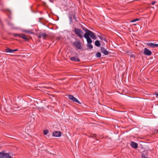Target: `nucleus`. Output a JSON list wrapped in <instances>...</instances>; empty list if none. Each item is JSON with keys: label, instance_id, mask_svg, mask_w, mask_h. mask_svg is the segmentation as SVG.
<instances>
[{"label": "nucleus", "instance_id": "15", "mask_svg": "<svg viewBox=\"0 0 158 158\" xmlns=\"http://www.w3.org/2000/svg\"><path fill=\"white\" fill-rule=\"evenodd\" d=\"M5 51L6 52H9L10 53H11L13 52V50L10 49L9 48H7L5 49Z\"/></svg>", "mask_w": 158, "mask_h": 158}, {"label": "nucleus", "instance_id": "28", "mask_svg": "<svg viewBox=\"0 0 158 158\" xmlns=\"http://www.w3.org/2000/svg\"><path fill=\"white\" fill-rule=\"evenodd\" d=\"M156 2L155 1H153L152 2V5H154Z\"/></svg>", "mask_w": 158, "mask_h": 158}, {"label": "nucleus", "instance_id": "23", "mask_svg": "<svg viewBox=\"0 0 158 158\" xmlns=\"http://www.w3.org/2000/svg\"><path fill=\"white\" fill-rule=\"evenodd\" d=\"M4 153L0 152V158H3Z\"/></svg>", "mask_w": 158, "mask_h": 158}, {"label": "nucleus", "instance_id": "16", "mask_svg": "<svg viewBox=\"0 0 158 158\" xmlns=\"http://www.w3.org/2000/svg\"><path fill=\"white\" fill-rule=\"evenodd\" d=\"M91 43H88L87 44V47H88L89 49H91L93 48V46L90 44Z\"/></svg>", "mask_w": 158, "mask_h": 158}, {"label": "nucleus", "instance_id": "10", "mask_svg": "<svg viewBox=\"0 0 158 158\" xmlns=\"http://www.w3.org/2000/svg\"><path fill=\"white\" fill-rule=\"evenodd\" d=\"M131 145L132 148H137L138 147L137 143L134 142H131Z\"/></svg>", "mask_w": 158, "mask_h": 158}, {"label": "nucleus", "instance_id": "2", "mask_svg": "<svg viewBox=\"0 0 158 158\" xmlns=\"http://www.w3.org/2000/svg\"><path fill=\"white\" fill-rule=\"evenodd\" d=\"M74 32L80 38H83V32L80 29L75 28L74 29Z\"/></svg>", "mask_w": 158, "mask_h": 158}, {"label": "nucleus", "instance_id": "6", "mask_svg": "<svg viewBox=\"0 0 158 158\" xmlns=\"http://www.w3.org/2000/svg\"><path fill=\"white\" fill-rule=\"evenodd\" d=\"M147 45L149 47L152 48H155L158 47V44H154L152 43H148L147 44Z\"/></svg>", "mask_w": 158, "mask_h": 158}, {"label": "nucleus", "instance_id": "20", "mask_svg": "<svg viewBox=\"0 0 158 158\" xmlns=\"http://www.w3.org/2000/svg\"><path fill=\"white\" fill-rule=\"evenodd\" d=\"M43 133L44 135H46L48 133V131L47 130H44L43 131Z\"/></svg>", "mask_w": 158, "mask_h": 158}, {"label": "nucleus", "instance_id": "30", "mask_svg": "<svg viewBox=\"0 0 158 158\" xmlns=\"http://www.w3.org/2000/svg\"><path fill=\"white\" fill-rule=\"evenodd\" d=\"M18 50V49H14V50H13V52H15L16 51H17Z\"/></svg>", "mask_w": 158, "mask_h": 158}, {"label": "nucleus", "instance_id": "7", "mask_svg": "<svg viewBox=\"0 0 158 158\" xmlns=\"http://www.w3.org/2000/svg\"><path fill=\"white\" fill-rule=\"evenodd\" d=\"M47 36V35L45 33H40L38 34V37L40 38L42 37L43 39H45Z\"/></svg>", "mask_w": 158, "mask_h": 158}, {"label": "nucleus", "instance_id": "31", "mask_svg": "<svg viewBox=\"0 0 158 158\" xmlns=\"http://www.w3.org/2000/svg\"><path fill=\"white\" fill-rule=\"evenodd\" d=\"M73 17H74V19H75V20H76V21H77V20H76V18L75 17V15H74V16H73Z\"/></svg>", "mask_w": 158, "mask_h": 158}, {"label": "nucleus", "instance_id": "26", "mask_svg": "<svg viewBox=\"0 0 158 158\" xmlns=\"http://www.w3.org/2000/svg\"><path fill=\"white\" fill-rule=\"evenodd\" d=\"M91 137L92 138H94L96 137V134H94V135H91Z\"/></svg>", "mask_w": 158, "mask_h": 158}, {"label": "nucleus", "instance_id": "24", "mask_svg": "<svg viewBox=\"0 0 158 158\" xmlns=\"http://www.w3.org/2000/svg\"><path fill=\"white\" fill-rule=\"evenodd\" d=\"M24 32H26L27 33H32V32L31 31H27V30H24Z\"/></svg>", "mask_w": 158, "mask_h": 158}, {"label": "nucleus", "instance_id": "17", "mask_svg": "<svg viewBox=\"0 0 158 158\" xmlns=\"http://www.w3.org/2000/svg\"><path fill=\"white\" fill-rule=\"evenodd\" d=\"M96 56L98 58L100 57H101V53L100 52H97L96 54Z\"/></svg>", "mask_w": 158, "mask_h": 158}, {"label": "nucleus", "instance_id": "3", "mask_svg": "<svg viewBox=\"0 0 158 158\" xmlns=\"http://www.w3.org/2000/svg\"><path fill=\"white\" fill-rule=\"evenodd\" d=\"M69 98L71 100L76 102L79 104H81L79 101L75 98L73 95H68Z\"/></svg>", "mask_w": 158, "mask_h": 158}, {"label": "nucleus", "instance_id": "1", "mask_svg": "<svg viewBox=\"0 0 158 158\" xmlns=\"http://www.w3.org/2000/svg\"><path fill=\"white\" fill-rule=\"evenodd\" d=\"M85 31L86 32L84 35V38L86 39L88 43H92V40L89 36L92 39L95 40L96 39V36L93 32L88 29H86Z\"/></svg>", "mask_w": 158, "mask_h": 158}, {"label": "nucleus", "instance_id": "25", "mask_svg": "<svg viewBox=\"0 0 158 158\" xmlns=\"http://www.w3.org/2000/svg\"><path fill=\"white\" fill-rule=\"evenodd\" d=\"M130 54H131V53H128V55L129 56H130L131 57L134 58V56L133 55H131Z\"/></svg>", "mask_w": 158, "mask_h": 158}, {"label": "nucleus", "instance_id": "14", "mask_svg": "<svg viewBox=\"0 0 158 158\" xmlns=\"http://www.w3.org/2000/svg\"><path fill=\"white\" fill-rule=\"evenodd\" d=\"M95 44L96 46L98 47H99L101 45L100 42L98 40L95 41Z\"/></svg>", "mask_w": 158, "mask_h": 158}, {"label": "nucleus", "instance_id": "19", "mask_svg": "<svg viewBox=\"0 0 158 158\" xmlns=\"http://www.w3.org/2000/svg\"><path fill=\"white\" fill-rule=\"evenodd\" d=\"M146 154V152H143L142 154V158H148L145 156V154Z\"/></svg>", "mask_w": 158, "mask_h": 158}, {"label": "nucleus", "instance_id": "32", "mask_svg": "<svg viewBox=\"0 0 158 158\" xmlns=\"http://www.w3.org/2000/svg\"><path fill=\"white\" fill-rule=\"evenodd\" d=\"M156 96L157 98L158 97V93L156 94Z\"/></svg>", "mask_w": 158, "mask_h": 158}, {"label": "nucleus", "instance_id": "11", "mask_svg": "<svg viewBox=\"0 0 158 158\" xmlns=\"http://www.w3.org/2000/svg\"><path fill=\"white\" fill-rule=\"evenodd\" d=\"M70 59L71 60L75 62H79L80 61L79 59L76 57H71Z\"/></svg>", "mask_w": 158, "mask_h": 158}, {"label": "nucleus", "instance_id": "13", "mask_svg": "<svg viewBox=\"0 0 158 158\" xmlns=\"http://www.w3.org/2000/svg\"><path fill=\"white\" fill-rule=\"evenodd\" d=\"M3 158H11V157L9 154L4 153Z\"/></svg>", "mask_w": 158, "mask_h": 158}, {"label": "nucleus", "instance_id": "9", "mask_svg": "<svg viewBox=\"0 0 158 158\" xmlns=\"http://www.w3.org/2000/svg\"><path fill=\"white\" fill-rule=\"evenodd\" d=\"M52 135L53 136L59 137L60 136L61 133L60 131H55L53 133Z\"/></svg>", "mask_w": 158, "mask_h": 158}, {"label": "nucleus", "instance_id": "21", "mask_svg": "<svg viewBox=\"0 0 158 158\" xmlns=\"http://www.w3.org/2000/svg\"><path fill=\"white\" fill-rule=\"evenodd\" d=\"M99 37L100 38V39L102 40V41L103 40L105 41H106V38L103 36Z\"/></svg>", "mask_w": 158, "mask_h": 158}, {"label": "nucleus", "instance_id": "8", "mask_svg": "<svg viewBox=\"0 0 158 158\" xmlns=\"http://www.w3.org/2000/svg\"><path fill=\"white\" fill-rule=\"evenodd\" d=\"M101 51L102 53L105 55H107L109 54V52L105 48L103 47H101Z\"/></svg>", "mask_w": 158, "mask_h": 158}, {"label": "nucleus", "instance_id": "27", "mask_svg": "<svg viewBox=\"0 0 158 158\" xmlns=\"http://www.w3.org/2000/svg\"><path fill=\"white\" fill-rule=\"evenodd\" d=\"M13 35L15 37H16V36L19 37V34H14Z\"/></svg>", "mask_w": 158, "mask_h": 158}, {"label": "nucleus", "instance_id": "4", "mask_svg": "<svg viewBox=\"0 0 158 158\" xmlns=\"http://www.w3.org/2000/svg\"><path fill=\"white\" fill-rule=\"evenodd\" d=\"M73 44L76 48L78 49H81L82 48L81 43L79 42L76 41L73 42Z\"/></svg>", "mask_w": 158, "mask_h": 158}, {"label": "nucleus", "instance_id": "18", "mask_svg": "<svg viewBox=\"0 0 158 158\" xmlns=\"http://www.w3.org/2000/svg\"><path fill=\"white\" fill-rule=\"evenodd\" d=\"M8 25H9L10 27H13L14 26L13 24L10 22H8Z\"/></svg>", "mask_w": 158, "mask_h": 158}, {"label": "nucleus", "instance_id": "22", "mask_svg": "<svg viewBox=\"0 0 158 158\" xmlns=\"http://www.w3.org/2000/svg\"><path fill=\"white\" fill-rule=\"evenodd\" d=\"M139 19H138V18H137V19H134V20H132L131 21V22H135L136 21H139Z\"/></svg>", "mask_w": 158, "mask_h": 158}, {"label": "nucleus", "instance_id": "33", "mask_svg": "<svg viewBox=\"0 0 158 158\" xmlns=\"http://www.w3.org/2000/svg\"><path fill=\"white\" fill-rule=\"evenodd\" d=\"M8 10L10 13H11V11L10 10Z\"/></svg>", "mask_w": 158, "mask_h": 158}, {"label": "nucleus", "instance_id": "12", "mask_svg": "<svg viewBox=\"0 0 158 158\" xmlns=\"http://www.w3.org/2000/svg\"><path fill=\"white\" fill-rule=\"evenodd\" d=\"M19 37L22 38L23 39L25 40H28V39L27 38V36L25 35H24L22 34H20L19 35Z\"/></svg>", "mask_w": 158, "mask_h": 158}, {"label": "nucleus", "instance_id": "5", "mask_svg": "<svg viewBox=\"0 0 158 158\" xmlns=\"http://www.w3.org/2000/svg\"><path fill=\"white\" fill-rule=\"evenodd\" d=\"M143 53L145 55L150 56L151 55L152 53L147 48H145L144 50Z\"/></svg>", "mask_w": 158, "mask_h": 158}, {"label": "nucleus", "instance_id": "29", "mask_svg": "<svg viewBox=\"0 0 158 158\" xmlns=\"http://www.w3.org/2000/svg\"><path fill=\"white\" fill-rule=\"evenodd\" d=\"M69 19H70V23H72V18L71 16L69 17Z\"/></svg>", "mask_w": 158, "mask_h": 158}]
</instances>
